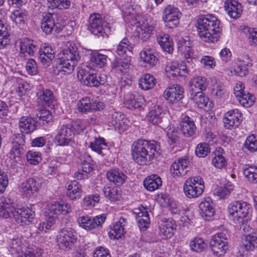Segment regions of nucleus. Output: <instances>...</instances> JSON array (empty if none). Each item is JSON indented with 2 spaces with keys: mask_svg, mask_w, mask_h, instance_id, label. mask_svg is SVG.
<instances>
[{
  "mask_svg": "<svg viewBox=\"0 0 257 257\" xmlns=\"http://www.w3.org/2000/svg\"><path fill=\"white\" fill-rule=\"evenodd\" d=\"M156 83V79L153 75L146 73L140 79L139 85L142 89L147 90L153 88Z\"/></svg>",
  "mask_w": 257,
  "mask_h": 257,
  "instance_id": "43",
  "label": "nucleus"
},
{
  "mask_svg": "<svg viewBox=\"0 0 257 257\" xmlns=\"http://www.w3.org/2000/svg\"><path fill=\"white\" fill-rule=\"evenodd\" d=\"M191 47L192 43L188 37L181 38L178 42V51L188 62L194 59Z\"/></svg>",
  "mask_w": 257,
  "mask_h": 257,
  "instance_id": "24",
  "label": "nucleus"
},
{
  "mask_svg": "<svg viewBox=\"0 0 257 257\" xmlns=\"http://www.w3.org/2000/svg\"><path fill=\"white\" fill-rule=\"evenodd\" d=\"M107 179L109 182L119 186L121 185L126 179V175L118 169H111L106 173Z\"/></svg>",
  "mask_w": 257,
  "mask_h": 257,
  "instance_id": "36",
  "label": "nucleus"
},
{
  "mask_svg": "<svg viewBox=\"0 0 257 257\" xmlns=\"http://www.w3.org/2000/svg\"><path fill=\"white\" fill-rule=\"evenodd\" d=\"M59 73H71L80 59L77 48L74 44L68 43L67 48L59 54Z\"/></svg>",
  "mask_w": 257,
  "mask_h": 257,
  "instance_id": "4",
  "label": "nucleus"
},
{
  "mask_svg": "<svg viewBox=\"0 0 257 257\" xmlns=\"http://www.w3.org/2000/svg\"><path fill=\"white\" fill-rule=\"evenodd\" d=\"M129 60L126 62L121 59H115L111 63L112 70L118 74H124L127 72L130 68Z\"/></svg>",
  "mask_w": 257,
  "mask_h": 257,
  "instance_id": "44",
  "label": "nucleus"
},
{
  "mask_svg": "<svg viewBox=\"0 0 257 257\" xmlns=\"http://www.w3.org/2000/svg\"><path fill=\"white\" fill-rule=\"evenodd\" d=\"M212 165L216 168L222 169L226 165V161L222 155V150L219 149L214 152V156L212 160Z\"/></svg>",
  "mask_w": 257,
  "mask_h": 257,
  "instance_id": "53",
  "label": "nucleus"
},
{
  "mask_svg": "<svg viewBox=\"0 0 257 257\" xmlns=\"http://www.w3.org/2000/svg\"><path fill=\"white\" fill-rule=\"evenodd\" d=\"M180 15L181 13L177 8L170 5L166 7L163 14L165 26L169 29L176 28L179 23Z\"/></svg>",
  "mask_w": 257,
  "mask_h": 257,
  "instance_id": "10",
  "label": "nucleus"
},
{
  "mask_svg": "<svg viewBox=\"0 0 257 257\" xmlns=\"http://www.w3.org/2000/svg\"><path fill=\"white\" fill-rule=\"evenodd\" d=\"M56 15L48 13L44 14L41 22V28L46 34H51L55 27H57L55 23Z\"/></svg>",
  "mask_w": 257,
  "mask_h": 257,
  "instance_id": "31",
  "label": "nucleus"
},
{
  "mask_svg": "<svg viewBox=\"0 0 257 257\" xmlns=\"http://www.w3.org/2000/svg\"><path fill=\"white\" fill-rule=\"evenodd\" d=\"M77 78L85 85L97 87L100 84H103L107 80L105 74L101 73L98 75L93 71L87 72L84 69H80L77 73Z\"/></svg>",
  "mask_w": 257,
  "mask_h": 257,
  "instance_id": "8",
  "label": "nucleus"
},
{
  "mask_svg": "<svg viewBox=\"0 0 257 257\" xmlns=\"http://www.w3.org/2000/svg\"><path fill=\"white\" fill-rule=\"evenodd\" d=\"M207 243L202 237H195L189 242L191 250L195 252H201L207 247Z\"/></svg>",
  "mask_w": 257,
  "mask_h": 257,
  "instance_id": "47",
  "label": "nucleus"
},
{
  "mask_svg": "<svg viewBox=\"0 0 257 257\" xmlns=\"http://www.w3.org/2000/svg\"><path fill=\"white\" fill-rule=\"evenodd\" d=\"M233 189V185L231 183H228L224 187L218 188L217 189L215 194L220 198H224L225 197L229 195Z\"/></svg>",
  "mask_w": 257,
  "mask_h": 257,
  "instance_id": "63",
  "label": "nucleus"
},
{
  "mask_svg": "<svg viewBox=\"0 0 257 257\" xmlns=\"http://www.w3.org/2000/svg\"><path fill=\"white\" fill-rule=\"evenodd\" d=\"M204 188V181L198 176L188 178L185 181L183 186L184 192L189 198L199 197L203 193Z\"/></svg>",
  "mask_w": 257,
  "mask_h": 257,
  "instance_id": "6",
  "label": "nucleus"
},
{
  "mask_svg": "<svg viewBox=\"0 0 257 257\" xmlns=\"http://www.w3.org/2000/svg\"><path fill=\"white\" fill-rule=\"evenodd\" d=\"M244 147L250 152L257 151V136H249L245 140Z\"/></svg>",
  "mask_w": 257,
  "mask_h": 257,
  "instance_id": "59",
  "label": "nucleus"
},
{
  "mask_svg": "<svg viewBox=\"0 0 257 257\" xmlns=\"http://www.w3.org/2000/svg\"><path fill=\"white\" fill-rule=\"evenodd\" d=\"M255 247H257V236L255 234H246L242 241V250L250 251Z\"/></svg>",
  "mask_w": 257,
  "mask_h": 257,
  "instance_id": "50",
  "label": "nucleus"
},
{
  "mask_svg": "<svg viewBox=\"0 0 257 257\" xmlns=\"http://www.w3.org/2000/svg\"><path fill=\"white\" fill-rule=\"evenodd\" d=\"M208 85L207 79L202 76L193 78L189 82V93L194 97L195 94L206 89Z\"/></svg>",
  "mask_w": 257,
  "mask_h": 257,
  "instance_id": "17",
  "label": "nucleus"
},
{
  "mask_svg": "<svg viewBox=\"0 0 257 257\" xmlns=\"http://www.w3.org/2000/svg\"><path fill=\"white\" fill-rule=\"evenodd\" d=\"M126 223L125 219L120 217L111 228L110 230L108 232L109 237L111 239L121 238L125 232L124 226Z\"/></svg>",
  "mask_w": 257,
  "mask_h": 257,
  "instance_id": "32",
  "label": "nucleus"
},
{
  "mask_svg": "<svg viewBox=\"0 0 257 257\" xmlns=\"http://www.w3.org/2000/svg\"><path fill=\"white\" fill-rule=\"evenodd\" d=\"M210 247L214 255L217 256L223 255L228 248L226 234L220 232L212 236L210 241Z\"/></svg>",
  "mask_w": 257,
  "mask_h": 257,
  "instance_id": "9",
  "label": "nucleus"
},
{
  "mask_svg": "<svg viewBox=\"0 0 257 257\" xmlns=\"http://www.w3.org/2000/svg\"><path fill=\"white\" fill-rule=\"evenodd\" d=\"M210 149L207 144L205 143H199L195 149L196 155L200 158H204L210 153Z\"/></svg>",
  "mask_w": 257,
  "mask_h": 257,
  "instance_id": "64",
  "label": "nucleus"
},
{
  "mask_svg": "<svg viewBox=\"0 0 257 257\" xmlns=\"http://www.w3.org/2000/svg\"><path fill=\"white\" fill-rule=\"evenodd\" d=\"M18 43L20 53L24 57L33 56L36 51V45L32 40L25 38L19 40Z\"/></svg>",
  "mask_w": 257,
  "mask_h": 257,
  "instance_id": "26",
  "label": "nucleus"
},
{
  "mask_svg": "<svg viewBox=\"0 0 257 257\" xmlns=\"http://www.w3.org/2000/svg\"><path fill=\"white\" fill-rule=\"evenodd\" d=\"M224 7L228 16L233 19L238 18L242 12L241 4L234 0H225Z\"/></svg>",
  "mask_w": 257,
  "mask_h": 257,
  "instance_id": "28",
  "label": "nucleus"
},
{
  "mask_svg": "<svg viewBox=\"0 0 257 257\" xmlns=\"http://www.w3.org/2000/svg\"><path fill=\"white\" fill-rule=\"evenodd\" d=\"M181 131L186 137H190L194 134L196 127L193 121L189 117L182 119L180 124Z\"/></svg>",
  "mask_w": 257,
  "mask_h": 257,
  "instance_id": "42",
  "label": "nucleus"
},
{
  "mask_svg": "<svg viewBox=\"0 0 257 257\" xmlns=\"http://www.w3.org/2000/svg\"><path fill=\"white\" fill-rule=\"evenodd\" d=\"M56 242L60 249L67 250L71 249L77 240V233L71 227L62 228L56 237Z\"/></svg>",
  "mask_w": 257,
  "mask_h": 257,
  "instance_id": "7",
  "label": "nucleus"
},
{
  "mask_svg": "<svg viewBox=\"0 0 257 257\" xmlns=\"http://www.w3.org/2000/svg\"><path fill=\"white\" fill-rule=\"evenodd\" d=\"M244 176L252 183L257 182V167L255 166L245 165L243 168Z\"/></svg>",
  "mask_w": 257,
  "mask_h": 257,
  "instance_id": "54",
  "label": "nucleus"
},
{
  "mask_svg": "<svg viewBox=\"0 0 257 257\" xmlns=\"http://www.w3.org/2000/svg\"><path fill=\"white\" fill-rule=\"evenodd\" d=\"M103 192L105 196L111 201H116L121 197V194L115 187H105Z\"/></svg>",
  "mask_w": 257,
  "mask_h": 257,
  "instance_id": "55",
  "label": "nucleus"
},
{
  "mask_svg": "<svg viewBox=\"0 0 257 257\" xmlns=\"http://www.w3.org/2000/svg\"><path fill=\"white\" fill-rule=\"evenodd\" d=\"M82 193V185L76 181L71 182L67 187L66 195L72 200L80 198Z\"/></svg>",
  "mask_w": 257,
  "mask_h": 257,
  "instance_id": "35",
  "label": "nucleus"
},
{
  "mask_svg": "<svg viewBox=\"0 0 257 257\" xmlns=\"http://www.w3.org/2000/svg\"><path fill=\"white\" fill-rule=\"evenodd\" d=\"M71 211L72 209L70 204H61L58 202H55L47 205L46 212L48 215L57 217L60 214H67Z\"/></svg>",
  "mask_w": 257,
  "mask_h": 257,
  "instance_id": "20",
  "label": "nucleus"
},
{
  "mask_svg": "<svg viewBox=\"0 0 257 257\" xmlns=\"http://www.w3.org/2000/svg\"><path fill=\"white\" fill-rule=\"evenodd\" d=\"M35 213L29 207L15 208L13 218L17 223L21 225H29L34 219Z\"/></svg>",
  "mask_w": 257,
  "mask_h": 257,
  "instance_id": "12",
  "label": "nucleus"
},
{
  "mask_svg": "<svg viewBox=\"0 0 257 257\" xmlns=\"http://www.w3.org/2000/svg\"><path fill=\"white\" fill-rule=\"evenodd\" d=\"M106 219L105 214H101L92 217L88 216H81L77 219L79 225L87 230H90L98 226H101Z\"/></svg>",
  "mask_w": 257,
  "mask_h": 257,
  "instance_id": "11",
  "label": "nucleus"
},
{
  "mask_svg": "<svg viewBox=\"0 0 257 257\" xmlns=\"http://www.w3.org/2000/svg\"><path fill=\"white\" fill-rule=\"evenodd\" d=\"M99 195L97 194L85 196L83 199L82 206L83 207H93L99 202Z\"/></svg>",
  "mask_w": 257,
  "mask_h": 257,
  "instance_id": "61",
  "label": "nucleus"
},
{
  "mask_svg": "<svg viewBox=\"0 0 257 257\" xmlns=\"http://www.w3.org/2000/svg\"><path fill=\"white\" fill-rule=\"evenodd\" d=\"M251 205L242 201H234L227 206V216L229 219L235 224L248 222L251 217Z\"/></svg>",
  "mask_w": 257,
  "mask_h": 257,
  "instance_id": "5",
  "label": "nucleus"
},
{
  "mask_svg": "<svg viewBox=\"0 0 257 257\" xmlns=\"http://www.w3.org/2000/svg\"><path fill=\"white\" fill-rule=\"evenodd\" d=\"M38 102L42 105H50L54 100L53 92L43 89L37 93Z\"/></svg>",
  "mask_w": 257,
  "mask_h": 257,
  "instance_id": "41",
  "label": "nucleus"
},
{
  "mask_svg": "<svg viewBox=\"0 0 257 257\" xmlns=\"http://www.w3.org/2000/svg\"><path fill=\"white\" fill-rule=\"evenodd\" d=\"M212 94L217 99H220L225 96L227 92L224 85L222 83H216L213 86L212 88Z\"/></svg>",
  "mask_w": 257,
  "mask_h": 257,
  "instance_id": "58",
  "label": "nucleus"
},
{
  "mask_svg": "<svg viewBox=\"0 0 257 257\" xmlns=\"http://www.w3.org/2000/svg\"><path fill=\"white\" fill-rule=\"evenodd\" d=\"M176 226V222L174 220H163L160 226V233L164 238H170L175 234Z\"/></svg>",
  "mask_w": 257,
  "mask_h": 257,
  "instance_id": "29",
  "label": "nucleus"
},
{
  "mask_svg": "<svg viewBox=\"0 0 257 257\" xmlns=\"http://www.w3.org/2000/svg\"><path fill=\"white\" fill-rule=\"evenodd\" d=\"M32 87V86L27 82L18 79L17 83L13 87L12 91L15 92L19 96H22L27 94Z\"/></svg>",
  "mask_w": 257,
  "mask_h": 257,
  "instance_id": "46",
  "label": "nucleus"
},
{
  "mask_svg": "<svg viewBox=\"0 0 257 257\" xmlns=\"http://www.w3.org/2000/svg\"><path fill=\"white\" fill-rule=\"evenodd\" d=\"M130 121L127 119L118 114L115 116V119H113L111 121L112 125L114 126L115 130H118L120 133L127 130Z\"/></svg>",
  "mask_w": 257,
  "mask_h": 257,
  "instance_id": "45",
  "label": "nucleus"
},
{
  "mask_svg": "<svg viewBox=\"0 0 257 257\" xmlns=\"http://www.w3.org/2000/svg\"><path fill=\"white\" fill-rule=\"evenodd\" d=\"M189 161L186 159H180L173 163L170 168L171 174L174 177H179L184 176L188 171Z\"/></svg>",
  "mask_w": 257,
  "mask_h": 257,
  "instance_id": "30",
  "label": "nucleus"
},
{
  "mask_svg": "<svg viewBox=\"0 0 257 257\" xmlns=\"http://www.w3.org/2000/svg\"><path fill=\"white\" fill-rule=\"evenodd\" d=\"M183 88L180 85L174 84L166 88L164 94L166 100L174 102L182 99L183 97Z\"/></svg>",
  "mask_w": 257,
  "mask_h": 257,
  "instance_id": "25",
  "label": "nucleus"
},
{
  "mask_svg": "<svg viewBox=\"0 0 257 257\" xmlns=\"http://www.w3.org/2000/svg\"><path fill=\"white\" fill-rule=\"evenodd\" d=\"M40 187V185L36 179L29 178L20 184L19 191L24 197H30L38 191Z\"/></svg>",
  "mask_w": 257,
  "mask_h": 257,
  "instance_id": "13",
  "label": "nucleus"
},
{
  "mask_svg": "<svg viewBox=\"0 0 257 257\" xmlns=\"http://www.w3.org/2000/svg\"><path fill=\"white\" fill-rule=\"evenodd\" d=\"M161 178L156 175L148 176L144 181V187L149 191H154L162 185Z\"/></svg>",
  "mask_w": 257,
  "mask_h": 257,
  "instance_id": "38",
  "label": "nucleus"
},
{
  "mask_svg": "<svg viewBox=\"0 0 257 257\" xmlns=\"http://www.w3.org/2000/svg\"><path fill=\"white\" fill-rule=\"evenodd\" d=\"M134 213L136 214L138 224L141 230H145L150 225V219L149 214V209L141 205L134 209Z\"/></svg>",
  "mask_w": 257,
  "mask_h": 257,
  "instance_id": "18",
  "label": "nucleus"
},
{
  "mask_svg": "<svg viewBox=\"0 0 257 257\" xmlns=\"http://www.w3.org/2000/svg\"><path fill=\"white\" fill-rule=\"evenodd\" d=\"M133 46L127 39H123L118 44L116 52L120 56L132 54Z\"/></svg>",
  "mask_w": 257,
  "mask_h": 257,
  "instance_id": "51",
  "label": "nucleus"
},
{
  "mask_svg": "<svg viewBox=\"0 0 257 257\" xmlns=\"http://www.w3.org/2000/svg\"><path fill=\"white\" fill-rule=\"evenodd\" d=\"M90 61L93 67L102 68L107 62V56L98 53H94L90 55Z\"/></svg>",
  "mask_w": 257,
  "mask_h": 257,
  "instance_id": "48",
  "label": "nucleus"
},
{
  "mask_svg": "<svg viewBox=\"0 0 257 257\" xmlns=\"http://www.w3.org/2000/svg\"><path fill=\"white\" fill-rule=\"evenodd\" d=\"M157 40L164 51L169 54L173 52V43L168 34L164 33L159 34L157 37Z\"/></svg>",
  "mask_w": 257,
  "mask_h": 257,
  "instance_id": "37",
  "label": "nucleus"
},
{
  "mask_svg": "<svg viewBox=\"0 0 257 257\" xmlns=\"http://www.w3.org/2000/svg\"><path fill=\"white\" fill-rule=\"evenodd\" d=\"M242 113L237 109L230 110L226 112L223 118L224 127L231 130L233 127L238 126L241 121Z\"/></svg>",
  "mask_w": 257,
  "mask_h": 257,
  "instance_id": "14",
  "label": "nucleus"
},
{
  "mask_svg": "<svg viewBox=\"0 0 257 257\" xmlns=\"http://www.w3.org/2000/svg\"><path fill=\"white\" fill-rule=\"evenodd\" d=\"M88 29L94 35H102L104 32L103 23L102 17L98 14H91L89 17Z\"/></svg>",
  "mask_w": 257,
  "mask_h": 257,
  "instance_id": "23",
  "label": "nucleus"
},
{
  "mask_svg": "<svg viewBox=\"0 0 257 257\" xmlns=\"http://www.w3.org/2000/svg\"><path fill=\"white\" fill-rule=\"evenodd\" d=\"M157 145L154 142L140 140L132 146V156L138 164L144 165L149 163L157 153Z\"/></svg>",
  "mask_w": 257,
  "mask_h": 257,
  "instance_id": "2",
  "label": "nucleus"
},
{
  "mask_svg": "<svg viewBox=\"0 0 257 257\" xmlns=\"http://www.w3.org/2000/svg\"><path fill=\"white\" fill-rule=\"evenodd\" d=\"M19 126L22 133H30L35 130V122L31 117L23 116L20 119Z\"/></svg>",
  "mask_w": 257,
  "mask_h": 257,
  "instance_id": "39",
  "label": "nucleus"
},
{
  "mask_svg": "<svg viewBox=\"0 0 257 257\" xmlns=\"http://www.w3.org/2000/svg\"><path fill=\"white\" fill-rule=\"evenodd\" d=\"M27 13L25 10L19 9L14 10L11 15L12 20L17 25L23 26L27 19Z\"/></svg>",
  "mask_w": 257,
  "mask_h": 257,
  "instance_id": "49",
  "label": "nucleus"
},
{
  "mask_svg": "<svg viewBox=\"0 0 257 257\" xmlns=\"http://www.w3.org/2000/svg\"><path fill=\"white\" fill-rule=\"evenodd\" d=\"M47 2L51 9H67L70 6L69 0H47Z\"/></svg>",
  "mask_w": 257,
  "mask_h": 257,
  "instance_id": "57",
  "label": "nucleus"
},
{
  "mask_svg": "<svg viewBox=\"0 0 257 257\" xmlns=\"http://www.w3.org/2000/svg\"><path fill=\"white\" fill-rule=\"evenodd\" d=\"M89 147L91 149L99 154L102 153V150L107 144L105 140L100 137L95 131H91L88 135Z\"/></svg>",
  "mask_w": 257,
  "mask_h": 257,
  "instance_id": "22",
  "label": "nucleus"
},
{
  "mask_svg": "<svg viewBox=\"0 0 257 257\" xmlns=\"http://www.w3.org/2000/svg\"><path fill=\"white\" fill-rule=\"evenodd\" d=\"M25 141L23 135L17 136L13 142V147L10 153V157L14 162L19 160L26 150Z\"/></svg>",
  "mask_w": 257,
  "mask_h": 257,
  "instance_id": "16",
  "label": "nucleus"
},
{
  "mask_svg": "<svg viewBox=\"0 0 257 257\" xmlns=\"http://www.w3.org/2000/svg\"><path fill=\"white\" fill-rule=\"evenodd\" d=\"M165 71L167 76L170 78L178 76V62H171L168 63L165 67Z\"/></svg>",
  "mask_w": 257,
  "mask_h": 257,
  "instance_id": "62",
  "label": "nucleus"
},
{
  "mask_svg": "<svg viewBox=\"0 0 257 257\" xmlns=\"http://www.w3.org/2000/svg\"><path fill=\"white\" fill-rule=\"evenodd\" d=\"M15 208L8 202L0 203V217L5 218H13V214Z\"/></svg>",
  "mask_w": 257,
  "mask_h": 257,
  "instance_id": "52",
  "label": "nucleus"
},
{
  "mask_svg": "<svg viewBox=\"0 0 257 257\" xmlns=\"http://www.w3.org/2000/svg\"><path fill=\"white\" fill-rule=\"evenodd\" d=\"M164 111L160 105L152 107L147 115L148 121L153 124L159 125L162 121Z\"/></svg>",
  "mask_w": 257,
  "mask_h": 257,
  "instance_id": "34",
  "label": "nucleus"
},
{
  "mask_svg": "<svg viewBox=\"0 0 257 257\" xmlns=\"http://www.w3.org/2000/svg\"><path fill=\"white\" fill-rule=\"evenodd\" d=\"M199 212L205 220H210L215 214L213 201L210 197L204 198L199 205Z\"/></svg>",
  "mask_w": 257,
  "mask_h": 257,
  "instance_id": "21",
  "label": "nucleus"
},
{
  "mask_svg": "<svg viewBox=\"0 0 257 257\" xmlns=\"http://www.w3.org/2000/svg\"><path fill=\"white\" fill-rule=\"evenodd\" d=\"M74 136L73 130L67 125H62L55 136V142L59 146H65L71 142Z\"/></svg>",
  "mask_w": 257,
  "mask_h": 257,
  "instance_id": "19",
  "label": "nucleus"
},
{
  "mask_svg": "<svg viewBox=\"0 0 257 257\" xmlns=\"http://www.w3.org/2000/svg\"><path fill=\"white\" fill-rule=\"evenodd\" d=\"M54 58V51L52 47L47 44L42 45L39 51V59L44 66H49Z\"/></svg>",
  "mask_w": 257,
  "mask_h": 257,
  "instance_id": "27",
  "label": "nucleus"
},
{
  "mask_svg": "<svg viewBox=\"0 0 257 257\" xmlns=\"http://www.w3.org/2000/svg\"><path fill=\"white\" fill-rule=\"evenodd\" d=\"M144 97L138 94H126L124 96V104L130 109H137L142 107L144 103Z\"/></svg>",
  "mask_w": 257,
  "mask_h": 257,
  "instance_id": "33",
  "label": "nucleus"
},
{
  "mask_svg": "<svg viewBox=\"0 0 257 257\" xmlns=\"http://www.w3.org/2000/svg\"><path fill=\"white\" fill-rule=\"evenodd\" d=\"M140 60L141 62L145 64L146 66H155L158 61L155 48L151 46L145 47L140 53Z\"/></svg>",
  "mask_w": 257,
  "mask_h": 257,
  "instance_id": "15",
  "label": "nucleus"
},
{
  "mask_svg": "<svg viewBox=\"0 0 257 257\" xmlns=\"http://www.w3.org/2000/svg\"><path fill=\"white\" fill-rule=\"evenodd\" d=\"M239 76H245L248 73V68L251 65V60L248 55L244 54L237 59Z\"/></svg>",
  "mask_w": 257,
  "mask_h": 257,
  "instance_id": "40",
  "label": "nucleus"
},
{
  "mask_svg": "<svg viewBox=\"0 0 257 257\" xmlns=\"http://www.w3.org/2000/svg\"><path fill=\"white\" fill-rule=\"evenodd\" d=\"M27 161L32 165H37L42 160L40 153L33 151H29L26 155Z\"/></svg>",
  "mask_w": 257,
  "mask_h": 257,
  "instance_id": "60",
  "label": "nucleus"
},
{
  "mask_svg": "<svg viewBox=\"0 0 257 257\" xmlns=\"http://www.w3.org/2000/svg\"><path fill=\"white\" fill-rule=\"evenodd\" d=\"M237 100L241 105L248 107L254 104L255 98L252 94L246 92L239 97Z\"/></svg>",
  "mask_w": 257,
  "mask_h": 257,
  "instance_id": "56",
  "label": "nucleus"
},
{
  "mask_svg": "<svg viewBox=\"0 0 257 257\" xmlns=\"http://www.w3.org/2000/svg\"><path fill=\"white\" fill-rule=\"evenodd\" d=\"M220 25L219 20L213 15L200 16L196 25L199 37L205 42H217L221 35Z\"/></svg>",
  "mask_w": 257,
  "mask_h": 257,
  "instance_id": "1",
  "label": "nucleus"
},
{
  "mask_svg": "<svg viewBox=\"0 0 257 257\" xmlns=\"http://www.w3.org/2000/svg\"><path fill=\"white\" fill-rule=\"evenodd\" d=\"M123 13L125 22L136 25L138 36L144 41L149 39L155 28L153 24L137 16L136 12L132 8H129Z\"/></svg>",
  "mask_w": 257,
  "mask_h": 257,
  "instance_id": "3",
  "label": "nucleus"
}]
</instances>
